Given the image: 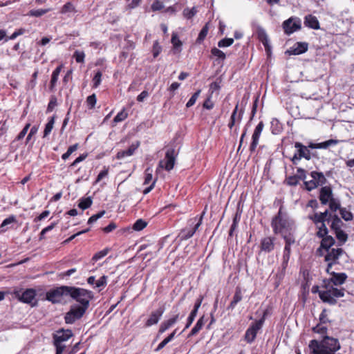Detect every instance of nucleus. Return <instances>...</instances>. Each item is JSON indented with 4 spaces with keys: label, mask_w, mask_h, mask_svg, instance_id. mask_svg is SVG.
<instances>
[{
    "label": "nucleus",
    "mask_w": 354,
    "mask_h": 354,
    "mask_svg": "<svg viewBox=\"0 0 354 354\" xmlns=\"http://www.w3.org/2000/svg\"><path fill=\"white\" fill-rule=\"evenodd\" d=\"M270 124L271 131L273 134L277 135L282 131V125L277 118H273Z\"/></svg>",
    "instance_id": "34"
},
{
    "label": "nucleus",
    "mask_w": 354,
    "mask_h": 354,
    "mask_svg": "<svg viewBox=\"0 0 354 354\" xmlns=\"http://www.w3.org/2000/svg\"><path fill=\"white\" fill-rule=\"evenodd\" d=\"M342 140H337V139H330L328 140H326L324 142H319V143H310L308 147L311 149H328L330 147L335 146L339 142H341Z\"/></svg>",
    "instance_id": "22"
},
{
    "label": "nucleus",
    "mask_w": 354,
    "mask_h": 354,
    "mask_svg": "<svg viewBox=\"0 0 354 354\" xmlns=\"http://www.w3.org/2000/svg\"><path fill=\"white\" fill-rule=\"evenodd\" d=\"M310 176L318 186H322L326 183V178L322 172L313 171L310 172Z\"/></svg>",
    "instance_id": "30"
},
{
    "label": "nucleus",
    "mask_w": 354,
    "mask_h": 354,
    "mask_svg": "<svg viewBox=\"0 0 354 354\" xmlns=\"http://www.w3.org/2000/svg\"><path fill=\"white\" fill-rule=\"evenodd\" d=\"M234 42L232 38H224L218 42V46L219 48H225L230 46Z\"/></svg>",
    "instance_id": "55"
},
{
    "label": "nucleus",
    "mask_w": 354,
    "mask_h": 354,
    "mask_svg": "<svg viewBox=\"0 0 354 354\" xmlns=\"http://www.w3.org/2000/svg\"><path fill=\"white\" fill-rule=\"evenodd\" d=\"M147 223L140 218V219L137 220L134 223V224L133 225V229L135 231H140V230H143L147 226Z\"/></svg>",
    "instance_id": "48"
},
{
    "label": "nucleus",
    "mask_w": 354,
    "mask_h": 354,
    "mask_svg": "<svg viewBox=\"0 0 354 354\" xmlns=\"http://www.w3.org/2000/svg\"><path fill=\"white\" fill-rule=\"evenodd\" d=\"M313 331L322 335V340L312 339L308 348L311 354H336L341 348L338 339L326 335L328 328L322 324H317L312 328Z\"/></svg>",
    "instance_id": "1"
},
{
    "label": "nucleus",
    "mask_w": 354,
    "mask_h": 354,
    "mask_svg": "<svg viewBox=\"0 0 354 354\" xmlns=\"http://www.w3.org/2000/svg\"><path fill=\"white\" fill-rule=\"evenodd\" d=\"M211 53L213 56L216 57L218 59H220L223 61L226 58L225 54L222 50L216 47L212 48Z\"/></svg>",
    "instance_id": "49"
},
{
    "label": "nucleus",
    "mask_w": 354,
    "mask_h": 354,
    "mask_svg": "<svg viewBox=\"0 0 354 354\" xmlns=\"http://www.w3.org/2000/svg\"><path fill=\"white\" fill-rule=\"evenodd\" d=\"M295 243V240L285 241V246L283 252V259L290 260L291 254V245Z\"/></svg>",
    "instance_id": "32"
},
{
    "label": "nucleus",
    "mask_w": 354,
    "mask_h": 354,
    "mask_svg": "<svg viewBox=\"0 0 354 354\" xmlns=\"http://www.w3.org/2000/svg\"><path fill=\"white\" fill-rule=\"evenodd\" d=\"M322 239V240L321 241L320 247L317 250V252L319 255H322L321 253L322 249H324L326 250H330V247L335 243V239L331 236L328 235Z\"/></svg>",
    "instance_id": "26"
},
{
    "label": "nucleus",
    "mask_w": 354,
    "mask_h": 354,
    "mask_svg": "<svg viewBox=\"0 0 354 354\" xmlns=\"http://www.w3.org/2000/svg\"><path fill=\"white\" fill-rule=\"evenodd\" d=\"M107 276L103 275L95 282V288H104L107 284Z\"/></svg>",
    "instance_id": "54"
},
{
    "label": "nucleus",
    "mask_w": 354,
    "mask_h": 354,
    "mask_svg": "<svg viewBox=\"0 0 354 354\" xmlns=\"http://www.w3.org/2000/svg\"><path fill=\"white\" fill-rule=\"evenodd\" d=\"M201 91L200 89L197 90L190 97V99L188 100V102L186 104V107L189 108L192 106L196 102L197 99L198 98Z\"/></svg>",
    "instance_id": "47"
},
{
    "label": "nucleus",
    "mask_w": 354,
    "mask_h": 354,
    "mask_svg": "<svg viewBox=\"0 0 354 354\" xmlns=\"http://www.w3.org/2000/svg\"><path fill=\"white\" fill-rule=\"evenodd\" d=\"M69 296L79 302L81 308L86 310H87L89 306L90 300L93 297L91 291L73 286H70Z\"/></svg>",
    "instance_id": "4"
},
{
    "label": "nucleus",
    "mask_w": 354,
    "mask_h": 354,
    "mask_svg": "<svg viewBox=\"0 0 354 354\" xmlns=\"http://www.w3.org/2000/svg\"><path fill=\"white\" fill-rule=\"evenodd\" d=\"M128 116V114L124 111H120L113 118V122L115 123L120 122L124 120Z\"/></svg>",
    "instance_id": "56"
},
{
    "label": "nucleus",
    "mask_w": 354,
    "mask_h": 354,
    "mask_svg": "<svg viewBox=\"0 0 354 354\" xmlns=\"http://www.w3.org/2000/svg\"><path fill=\"white\" fill-rule=\"evenodd\" d=\"M175 150L174 149H168L165 154V160L159 162L158 167L164 168L167 171L171 170L175 164Z\"/></svg>",
    "instance_id": "12"
},
{
    "label": "nucleus",
    "mask_w": 354,
    "mask_h": 354,
    "mask_svg": "<svg viewBox=\"0 0 354 354\" xmlns=\"http://www.w3.org/2000/svg\"><path fill=\"white\" fill-rule=\"evenodd\" d=\"M330 322V321L328 318L327 310L324 309L319 315V323L324 324Z\"/></svg>",
    "instance_id": "62"
},
{
    "label": "nucleus",
    "mask_w": 354,
    "mask_h": 354,
    "mask_svg": "<svg viewBox=\"0 0 354 354\" xmlns=\"http://www.w3.org/2000/svg\"><path fill=\"white\" fill-rule=\"evenodd\" d=\"M308 45L306 42H297L292 47L286 50L289 55H297L304 53L308 50Z\"/></svg>",
    "instance_id": "18"
},
{
    "label": "nucleus",
    "mask_w": 354,
    "mask_h": 354,
    "mask_svg": "<svg viewBox=\"0 0 354 354\" xmlns=\"http://www.w3.org/2000/svg\"><path fill=\"white\" fill-rule=\"evenodd\" d=\"M264 124L263 122H260L256 127L252 136V142L250 146V151L251 153L254 152L259 144V138L263 131Z\"/></svg>",
    "instance_id": "14"
},
{
    "label": "nucleus",
    "mask_w": 354,
    "mask_h": 354,
    "mask_svg": "<svg viewBox=\"0 0 354 354\" xmlns=\"http://www.w3.org/2000/svg\"><path fill=\"white\" fill-rule=\"evenodd\" d=\"M16 219L14 216H10L6 218L1 223L0 229L1 232L6 231L7 229L12 227L13 224L15 223Z\"/></svg>",
    "instance_id": "33"
},
{
    "label": "nucleus",
    "mask_w": 354,
    "mask_h": 354,
    "mask_svg": "<svg viewBox=\"0 0 354 354\" xmlns=\"http://www.w3.org/2000/svg\"><path fill=\"white\" fill-rule=\"evenodd\" d=\"M304 185L306 189L308 191H311L318 187V185L314 181L313 178H312L310 180L304 181Z\"/></svg>",
    "instance_id": "63"
},
{
    "label": "nucleus",
    "mask_w": 354,
    "mask_h": 354,
    "mask_svg": "<svg viewBox=\"0 0 354 354\" xmlns=\"http://www.w3.org/2000/svg\"><path fill=\"white\" fill-rule=\"evenodd\" d=\"M282 27L284 32L290 35L301 29V21L299 17H291L283 22Z\"/></svg>",
    "instance_id": "10"
},
{
    "label": "nucleus",
    "mask_w": 354,
    "mask_h": 354,
    "mask_svg": "<svg viewBox=\"0 0 354 354\" xmlns=\"http://www.w3.org/2000/svg\"><path fill=\"white\" fill-rule=\"evenodd\" d=\"M197 12L196 8L193 7L189 9L188 8H185L183 10V15L185 18L189 19H192Z\"/></svg>",
    "instance_id": "53"
},
{
    "label": "nucleus",
    "mask_w": 354,
    "mask_h": 354,
    "mask_svg": "<svg viewBox=\"0 0 354 354\" xmlns=\"http://www.w3.org/2000/svg\"><path fill=\"white\" fill-rule=\"evenodd\" d=\"M178 318L179 315H176L174 317L162 322L158 330V334H162L166 330H167L170 327H171L178 322Z\"/></svg>",
    "instance_id": "25"
},
{
    "label": "nucleus",
    "mask_w": 354,
    "mask_h": 354,
    "mask_svg": "<svg viewBox=\"0 0 354 354\" xmlns=\"http://www.w3.org/2000/svg\"><path fill=\"white\" fill-rule=\"evenodd\" d=\"M205 215V212H203L201 215L198 218L197 216L191 218L189 221V225H193V227L192 229H184L180 233V237L181 240H187L189 238H191L194 233L196 232V230L198 229V227L202 224V221L203 218V216Z\"/></svg>",
    "instance_id": "6"
},
{
    "label": "nucleus",
    "mask_w": 354,
    "mask_h": 354,
    "mask_svg": "<svg viewBox=\"0 0 354 354\" xmlns=\"http://www.w3.org/2000/svg\"><path fill=\"white\" fill-rule=\"evenodd\" d=\"M347 279V274L344 272H331V277L328 279L327 284L332 283L334 286H340L344 283Z\"/></svg>",
    "instance_id": "20"
},
{
    "label": "nucleus",
    "mask_w": 354,
    "mask_h": 354,
    "mask_svg": "<svg viewBox=\"0 0 354 354\" xmlns=\"http://www.w3.org/2000/svg\"><path fill=\"white\" fill-rule=\"evenodd\" d=\"M140 142H136L135 143H132L127 149L118 151L116 155L117 159L121 160L126 157L132 156L135 151L138 148Z\"/></svg>",
    "instance_id": "24"
},
{
    "label": "nucleus",
    "mask_w": 354,
    "mask_h": 354,
    "mask_svg": "<svg viewBox=\"0 0 354 354\" xmlns=\"http://www.w3.org/2000/svg\"><path fill=\"white\" fill-rule=\"evenodd\" d=\"M238 109H239V104H237L231 115V118H230V120L235 122L237 120L239 122H241V119H242V117H243V110H241L239 113V115L237 116V112H238Z\"/></svg>",
    "instance_id": "40"
},
{
    "label": "nucleus",
    "mask_w": 354,
    "mask_h": 354,
    "mask_svg": "<svg viewBox=\"0 0 354 354\" xmlns=\"http://www.w3.org/2000/svg\"><path fill=\"white\" fill-rule=\"evenodd\" d=\"M265 321L263 317L259 320L252 323L245 333V339L248 343H252L256 338L258 331L262 328Z\"/></svg>",
    "instance_id": "11"
},
{
    "label": "nucleus",
    "mask_w": 354,
    "mask_h": 354,
    "mask_svg": "<svg viewBox=\"0 0 354 354\" xmlns=\"http://www.w3.org/2000/svg\"><path fill=\"white\" fill-rule=\"evenodd\" d=\"M304 25L314 30H318L320 28L319 22L317 18L312 15H308L305 17Z\"/></svg>",
    "instance_id": "27"
},
{
    "label": "nucleus",
    "mask_w": 354,
    "mask_h": 354,
    "mask_svg": "<svg viewBox=\"0 0 354 354\" xmlns=\"http://www.w3.org/2000/svg\"><path fill=\"white\" fill-rule=\"evenodd\" d=\"M329 216H331V214L329 213L328 209H326L324 212H315L313 216H310L309 218L318 225L329 221Z\"/></svg>",
    "instance_id": "17"
},
{
    "label": "nucleus",
    "mask_w": 354,
    "mask_h": 354,
    "mask_svg": "<svg viewBox=\"0 0 354 354\" xmlns=\"http://www.w3.org/2000/svg\"><path fill=\"white\" fill-rule=\"evenodd\" d=\"M162 51V47L159 45V43L158 41H154L153 45V56L154 58L157 57L160 52Z\"/></svg>",
    "instance_id": "60"
},
{
    "label": "nucleus",
    "mask_w": 354,
    "mask_h": 354,
    "mask_svg": "<svg viewBox=\"0 0 354 354\" xmlns=\"http://www.w3.org/2000/svg\"><path fill=\"white\" fill-rule=\"evenodd\" d=\"M318 228V231L317 232V236L319 238H323L326 236H328V229L325 223L320 224L319 225H317Z\"/></svg>",
    "instance_id": "43"
},
{
    "label": "nucleus",
    "mask_w": 354,
    "mask_h": 354,
    "mask_svg": "<svg viewBox=\"0 0 354 354\" xmlns=\"http://www.w3.org/2000/svg\"><path fill=\"white\" fill-rule=\"evenodd\" d=\"M326 252L327 253L324 256L325 261H331L335 263H339V257L344 253L342 248H332Z\"/></svg>",
    "instance_id": "15"
},
{
    "label": "nucleus",
    "mask_w": 354,
    "mask_h": 354,
    "mask_svg": "<svg viewBox=\"0 0 354 354\" xmlns=\"http://www.w3.org/2000/svg\"><path fill=\"white\" fill-rule=\"evenodd\" d=\"M286 181L287 184L290 186H295L299 183L298 177L296 176H291L288 177Z\"/></svg>",
    "instance_id": "64"
},
{
    "label": "nucleus",
    "mask_w": 354,
    "mask_h": 354,
    "mask_svg": "<svg viewBox=\"0 0 354 354\" xmlns=\"http://www.w3.org/2000/svg\"><path fill=\"white\" fill-rule=\"evenodd\" d=\"M339 212H340L342 218L344 221H351L353 219V214L350 211L346 210V208L342 207V209H340Z\"/></svg>",
    "instance_id": "42"
},
{
    "label": "nucleus",
    "mask_w": 354,
    "mask_h": 354,
    "mask_svg": "<svg viewBox=\"0 0 354 354\" xmlns=\"http://www.w3.org/2000/svg\"><path fill=\"white\" fill-rule=\"evenodd\" d=\"M275 238L272 236L264 237L261 239L260 243L261 251L269 253L274 249Z\"/></svg>",
    "instance_id": "19"
},
{
    "label": "nucleus",
    "mask_w": 354,
    "mask_h": 354,
    "mask_svg": "<svg viewBox=\"0 0 354 354\" xmlns=\"http://www.w3.org/2000/svg\"><path fill=\"white\" fill-rule=\"evenodd\" d=\"M204 317H201L196 322L195 326L192 328V329L190 331L189 335H195L197 334L203 328V326L204 325Z\"/></svg>",
    "instance_id": "38"
},
{
    "label": "nucleus",
    "mask_w": 354,
    "mask_h": 354,
    "mask_svg": "<svg viewBox=\"0 0 354 354\" xmlns=\"http://www.w3.org/2000/svg\"><path fill=\"white\" fill-rule=\"evenodd\" d=\"M73 57L77 63H83L84 62L85 54L83 51L76 50L73 54Z\"/></svg>",
    "instance_id": "58"
},
{
    "label": "nucleus",
    "mask_w": 354,
    "mask_h": 354,
    "mask_svg": "<svg viewBox=\"0 0 354 354\" xmlns=\"http://www.w3.org/2000/svg\"><path fill=\"white\" fill-rule=\"evenodd\" d=\"M73 336V332L70 329H59L53 334V344L56 348L55 354H62L65 346L62 342L67 341Z\"/></svg>",
    "instance_id": "5"
},
{
    "label": "nucleus",
    "mask_w": 354,
    "mask_h": 354,
    "mask_svg": "<svg viewBox=\"0 0 354 354\" xmlns=\"http://www.w3.org/2000/svg\"><path fill=\"white\" fill-rule=\"evenodd\" d=\"M102 73L100 71H97L94 77L92 79L93 88H97L102 82Z\"/></svg>",
    "instance_id": "41"
},
{
    "label": "nucleus",
    "mask_w": 354,
    "mask_h": 354,
    "mask_svg": "<svg viewBox=\"0 0 354 354\" xmlns=\"http://www.w3.org/2000/svg\"><path fill=\"white\" fill-rule=\"evenodd\" d=\"M331 219L330 227L333 230H342V227L344 225V223L342 219L337 214H332L329 216V221Z\"/></svg>",
    "instance_id": "29"
},
{
    "label": "nucleus",
    "mask_w": 354,
    "mask_h": 354,
    "mask_svg": "<svg viewBox=\"0 0 354 354\" xmlns=\"http://www.w3.org/2000/svg\"><path fill=\"white\" fill-rule=\"evenodd\" d=\"M288 259H283L281 261V265L278 269V271L276 274V279L277 281V283L279 284L280 282L283 279L285 274H286V270L288 265Z\"/></svg>",
    "instance_id": "28"
},
{
    "label": "nucleus",
    "mask_w": 354,
    "mask_h": 354,
    "mask_svg": "<svg viewBox=\"0 0 354 354\" xmlns=\"http://www.w3.org/2000/svg\"><path fill=\"white\" fill-rule=\"evenodd\" d=\"M50 10H51L50 8L31 10L28 15L30 16L38 17H41V16L44 15V14L47 13L48 12H49Z\"/></svg>",
    "instance_id": "44"
},
{
    "label": "nucleus",
    "mask_w": 354,
    "mask_h": 354,
    "mask_svg": "<svg viewBox=\"0 0 354 354\" xmlns=\"http://www.w3.org/2000/svg\"><path fill=\"white\" fill-rule=\"evenodd\" d=\"M70 293V286H62L47 292L46 299L52 303H59L63 296H68Z\"/></svg>",
    "instance_id": "7"
},
{
    "label": "nucleus",
    "mask_w": 354,
    "mask_h": 354,
    "mask_svg": "<svg viewBox=\"0 0 354 354\" xmlns=\"http://www.w3.org/2000/svg\"><path fill=\"white\" fill-rule=\"evenodd\" d=\"M86 310V309L81 308L80 305L71 306L70 310L65 314V322L68 324H73L83 317Z\"/></svg>",
    "instance_id": "9"
},
{
    "label": "nucleus",
    "mask_w": 354,
    "mask_h": 354,
    "mask_svg": "<svg viewBox=\"0 0 354 354\" xmlns=\"http://www.w3.org/2000/svg\"><path fill=\"white\" fill-rule=\"evenodd\" d=\"M152 172L153 170L151 167H147L145 171V181L144 185L149 184L152 180Z\"/></svg>",
    "instance_id": "57"
},
{
    "label": "nucleus",
    "mask_w": 354,
    "mask_h": 354,
    "mask_svg": "<svg viewBox=\"0 0 354 354\" xmlns=\"http://www.w3.org/2000/svg\"><path fill=\"white\" fill-rule=\"evenodd\" d=\"M256 34L259 40L263 44L266 50L269 51L270 46L269 45V38L266 33V30L260 26H258L256 29Z\"/></svg>",
    "instance_id": "21"
},
{
    "label": "nucleus",
    "mask_w": 354,
    "mask_h": 354,
    "mask_svg": "<svg viewBox=\"0 0 354 354\" xmlns=\"http://www.w3.org/2000/svg\"><path fill=\"white\" fill-rule=\"evenodd\" d=\"M242 291L240 287H236L235 290L234 295L233 296L232 300L230 302L228 309H234L236 304L242 300Z\"/></svg>",
    "instance_id": "31"
},
{
    "label": "nucleus",
    "mask_w": 354,
    "mask_h": 354,
    "mask_svg": "<svg viewBox=\"0 0 354 354\" xmlns=\"http://www.w3.org/2000/svg\"><path fill=\"white\" fill-rule=\"evenodd\" d=\"M271 226L274 234H279L284 241L295 240L296 226L293 220L282 212L280 207L278 214L273 217Z\"/></svg>",
    "instance_id": "2"
},
{
    "label": "nucleus",
    "mask_w": 354,
    "mask_h": 354,
    "mask_svg": "<svg viewBox=\"0 0 354 354\" xmlns=\"http://www.w3.org/2000/svg\"><path fill=\"white\" fill-rule=\"evenodd\" d=\"M92 203L93 201L91 197L82 198L80 200L78 207L82 209H86L91 206Z\"/></svg>",
    "instance_id": "39"
},
{
    "label": "nucleus",
    "mask_w": 354,
    "mask_h": 354,
    "mask_svg": "<svg viewBox=\"0 0 354 354\" xmlns=\"http://www.w3.org/2000/svg\"><path fill=\"white\" fill-rule=\"evenodd\" d=\"M295 147L297 149V151L291 158V161L294 165H297L298 162L301 158H305L307 160L311 159V152L308 149L310 148L309 147H306L302 143L297 142L295 143Z\"/></svg>",
    "instance_id": "8"
},
{
    "label": "nucleus",
    "mask_w": 354,
    "mask_h": 354,
    "mask_svg": "<svg viewBox=\"0 0 354 354\" xmlns=\"http://www.w3.org/2000/svg\"><path fill=\"white\" fill-rule=\"evenodd\" d=\"M329 209L332 212H335L337 210H339L341 207V203L339 199L333 198L328 203Z\"/></svg>",
    "instance_id": "36"
},
{
    "label": "nucleus",
    "mask_w": 354,
    "mask_h": 354,
    "mask_svg": "<svg viewBox=\"0 0 354 354\" xmlns=\"http://www.w3.org/2000/svg\"><path fill=\"white\" fill-rule=\"evenodd\" d=\"M165 312V308L161 306L159 307L155 311H153L150 315V317L145 322L146 327H150L153 325H155L158 323L159 320L162 317L163 313Z\"/></svg>",
    "instance_id": "16"
},
{
    "label": "nucleus",
    "mask_w": 354,
    "mask_h": 354,
    "mask_svg": "<svg viewBox=\"0 0 354 354\" xmlns=\"http://www.w3.org/2000/svg\"><path fill=\"white\" fill-rule=\"evenodd\" d=\"M104 214H105V211L103 210L96 214L91 216L88 220V224H92V223H95V221H97V219L102 217Z\"/></svg>",
    "instance_id": "61"
},
{
    "label": "nucleus",
    "mask_w": 354,
    "mask_h": 354,
    "mask_svg": "<svg viewBox=\"0 0 354 354\" xmlns=\"http://www.w3.org/2000/svg\"><path fill=\"white\" fill-rule=\"evenodd\" d=\"M75 8L72 3L68 2L64 4L62 8L61 13L66 14L68 12H75Z\"/></svg>",
    "instance_id": "52"
},
{
    "label": "nucleus",
    "mask_w": 354,
    "mask_h": 354,
    "mask_svg": "<svg viewBox=\"0 0 354 354\" xmlns=\"http://www.w3.org/2000/svg\"><path fill=\"white\" fill-rule=\"evenodd\" d=\"M333 198V189L330 186H324L319 189V199L322 205H327Z\"/></svg>",
    "instance_id": "13"
},
{
    "label": "nucleus",
    "mask_w": 354,
    "mask_h": 354,
    "mask_svg": "<svg viewBox=\"0 0 354 354\" xmlns=\"http://www.w3.org/2000/svg\"><path fill=\"white\" fill-rule=\"evenodd\" d=\"M174 46V53H180L181 51L182 41L179 39L176 34H173L171 39Z\"/></svg>",
    "instance_id": "35"
},
{
    "label": "nucleus",
    "mask_w": 354,
    "mask_h": 354,
    "mask_svg": "<svg viewBox=\"0 0 354 354\" xmlns=\"http://www.w3.org/2000/svg\"><path fill=\"white\" fill-rule=\"evenodd\" d=\"M207 32H208V26H207V24H206L201 30V31H200V32L198 34L197 40H196L197 42L198 43H201L205 39V38L206 37V36L207 35Z\"/></svg>",
    "instance_id": "51"
},
{
    "label": "nucleus",
    "mask_w": 354,
    "mask_h": 354,
    "mask_svg": "<svg viewBox=\"0 0 354 354\" xmlns=\"http://www.w3.org/2000/svg\"><path fill=\"white\" fill-rule=\"evenodd\" d=\"M109 248H104V250L97 252L92 257V261H97L98 260L104 257L109 253Z\"/></svg>",
    "instance_id": "46"
},
{
    "label": "nucleus",
    "mask_w": 354,
    "mask_h": 354,
    "mask_svg": "<svg viewBox=\"0 0 354 354\" xmlns=\"http://www.w3.org/2000/svg\"><path fill=\"white\" fill-rule=\"evenodd\" d=\"M165 7L163 0H155L151 5L153 11L160 10Z\"/></svg>",
    "instance_id": "59"
},
{
    "label": "nucleus",
    "mask_w": 354,
    "mask_h": 354,
    "mask_svg": "<svg viewBox=\"0 0 354 354\" xmlns=\"http://www.w3.org/2000/svg\"><path fill=\"white\" fill-rule=\"evenodd\" d=\"M339 245H342L348 239V235L342 230L334 231Z\"/></svg>",
    "instance_id": "37"
},
{
    "label": "nucleus",
    "mask_w": 354,
    "mask_h": 354,
    "mask_svg": "<svg viewBox=\"0 0 354 354\" xmlns=\"http://www.w3.org/2000/svg\"><path fill=\"white\" fill-rule=\"evenodd\" d=\"M35 296L36 291L33 289H28L24 291V303L30 304L31 307L37 306V300Z\"/></svg>",
    "instance_id": "23"
},
{
    "label": "nucleus",
    "mask_w": 354,
    "mask_h": 354,
    "mask_svg": "<svg viewBox=\"0 0 354 354\" xmlns=\"http://www.w3.org/2000/svg\"><path fill=\"white\" fill-rule=\"evenodd\" d=\"M97 102V97L95 94H92L87 97L86 98V104L89 109H93Z\"/></svg>",
    "instance_id": "50"
},
{
    "label": "nucleus",
    "mask_w": 354,
    "mask_h": 354,
    "mask_svg": "<svg viewBox=\"0 0 354 354\" xmlns=\"http://www.w3.org/2000/svg\"><path fill=\"white\" fill-rule=\"evenodd\" d=\"M344 292V288H334L326 283L324 288L319 291V297L323 302L335 305L337 303V299L343 297Z\"/></svg>",
    "instance_id": "3"
},
{
    "label": "nucleus",
    "mask_w": 354,
    "mask_h": 354,
    "mask_svg": "<svg viewBox=\"0 0 354 354\" xmlns=\"http://www.w3.org/2000/svg\"><path fill=\"white\" fill-rule=\"evenodd\" d=\"M55 123V117H51L45 126L44 136H47L52 131Z\"/></svg>",
    "instance_id": "45"
}]
</instances>
